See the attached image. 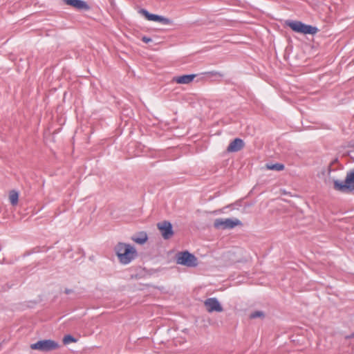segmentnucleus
Wrapping results in <instances>:
<instances>
[{"instance_id": "1", "label": "nucleus", "mask_w": 354, "mask_h": 354, "mask_svg": "<svg viewBox=\"0 0 354 354\" xmlns=\"http://www.w3.org/2000/svg\"><path fill=\"white\" fill-rule=\"evenodd\" d=\"M115 252L119 262L123 265L130 263L138 255L136 248L130 244L118 243L115 247Z\"/></svg>"}, {"instance_id": "2", "label": "nucleus", "mask_w": 354, "mask_h": 354, "mask_svg": "<svg viewBox=\"0 0 354 354\" xmlns=\"http://www.w3.org/2000/svg\"><path fill=\"white\" fill-rule=\"evenodd\" d=\"M286 25L293 31L304 35H315L318 32V28L315 26L307 25L299 21H288Z\"/></svg>"}, {"instance_id": "3", "label": "nucleus", "mask_w": 354, "mask_h": 354, "mask_svg": "<svg viewBox=\"0 0 354 354\" xmlns=\"http://www.w3.org/2000/svg\"><path fill=\"white\" fill-rule=\"evenodd\" d=\"M334 189L342 192L354 190V169L348 172L344 181L335 180Z\"/></svg>"}, {"instance_id": "4", "label": "nucleus", "mask_w": 354, "mask_h": 354, "mask_svg": "<svg viewBox=\"0 0 354 354\" xmlns=\"http://www.w3.org/2000/svg\"><path fill=\"white\" fill-rule=\"evenodd\" d=\"M176 263L187 267H196L198 265L196 257L187 251L179 252L176 256Z\"/></svg>"}, {"instance_id": "5", "label": "nucleus", "mask_w": 354, "mask_h": 354, "mask_svg": "<svg viewBox=\"0 0 354 354\" xmlns=\"http://www.w3.org/2000/svg\"><path fill=\"white\" fill-rule=\"evenodd\" d=\"M242 223L238 218H216L214 225L217 229H232L236 226L241 225Z\"/></svg>"}, {"instance_id": "6", "label": "nucleus", "mask_w": 354, "mask_h": 354, "mask_svg": "<svg viewBox=\"0 0 354 354\" xmlns=\"http://www.w3.org/2000/svg\"><path fill=\"white\" fill-rule=\"evenodd\" d=\"M139 12L149 21H157L165 25L169 24L171 22L170 19L168 18L155 14H151L145 9L140 10Z\"/></svg>"}, {"instance_id": "7", "label": "nucleus", "mask_w": 354, "mask_h": 354, "mask_svg": "<svg viewBox=\"0 0 354 354\" xmlns=\"http://www.w3.org/2000/svg\"><path fill=\"white\" fill-rule=\"evenodd\" d=\"M157 227L165 239H169L173 236L174 232L170 222L167 221L160 222L157 224Z\"/></svg>"}, {"instance_id": "8", "label": "nucleus", "mask_w": 354, "mask_h": 354, "mask_svg": "<svg viewBox=\"0 0 354 354\" xmlns=\"http://www.w3.org/2000/svg\"><path fill=\"white\" fill-rule=\"evenodd\" d=\"M205 306L209 313L222 312L223 307L216 298L212 297L205 300Z\"/></svg>"}, {"instance_id": "9", "label": "nucleus", "mask_w": 354, "mask_h": 354, "mask_svg": "<svg viewBox=\"0 0 354 354\" xmlns=\"http://www.w3.org/2000/svg\"><path fill=\"white\" fill-rule=\"evenodd\" d=\"M64 2L80 10H88L89 9L88 5L83 0H63Z\"/></svg>"}, {"instance_id": "10", "label": "nucleus", "mask_w": 354, "mask_h": 354, "mask_svg": "<svg viewBox=\"0 0 354 354\" xmlns=\"http://www.w3.org/2000/svg\"><path fill=\"white\" fill-rule=\"evenodd\" d=\"M196 77V75L195 74L183 75L174 77L172 81L179 84H188L191 83Z\"/></svg>"}, {"instance_id": "11", "label": "nucleus", "mask_w": 354, "mask_h": 354, "mask_svg": "<svg viewBox=\"0 0 354 354\" xmlns=\"http://www.w3.org/2000/svg\"><path fill=\"white\" fill-rule=\"evenodd\" d=\"M244 147L243 140L240 138H235L228 145L227 150L229 152H236L240 151Z\"/></svg>"}, {"instance_id": "12", "label": "nucleus", "mask_w": 354, "mask_h": 354, "mask_svg": "<svg viewBox=\"0 0 354 354\" xmlns=\"http://www.w3.org/2000/svg\"><path fill=\"white\" fill-rule=\"evenodd\" d=\"M132 239L137 243L143 244L147 240V235L145 232H141L138 236L133 237Z\"/></svg>"}, {"instance_id": "13", "label": "nucleus", "mask_w": 354, "mask_h": 354, "mask_svg": "<svg viewBox=\"0 0 354 354\" xmlns=\"http://www.w3.org/2000/svg\"><path fill=\"white\" fill-rule=\"evenodd\" d=\"M9 201L12 205H16L19 201V194L15 190H12L9 193Z\"/></svg>"}, {"instance_id": "14", "label": "nucleus", "mask_w": 354, "mask_h": 354, "mask_svg": "<svg viewBox=\"0 0 354 354\" xmlns=\"http://www.w3.org/2000/svg\"><path fill=\"white\" fill-rule=\"evenodd\" d=\"M266 167L269 170L282 171L284 169V165L280 163L267 164Z\"/></svg>"}, {"instance_id": "15", "label": "nucleus", "mask_w": 354, "mask_h": 354, "mask_svg": "<svg viewBox=\"0 0 354 354\" xmlns=\"http://www.w3.org/2000/svg\"><path fill=\"white\" fill-rule=\"evenodd\" d=\"M58 347V344L53 340L46 339V351L55 349Z\"/></svg>"}, {"instance_id": "16", "label": "nucleus", "mask_w": 354, "mask_h": 354, "mask_svg": "<svg viewBox=\"0 0 354 354\" xmlns=\"http://www.w3.org/2000/svg\"><path fill=\"white\" fill-rule=\"evenodd\" d=\"M30 348L32 350H44V340H40L35 344H32L30 345Z\"/></svg>"}, {"instance_id": "17", "label": "nucleus", "mask_w": 354, "mask_h": 354, "mask_svg": "<svg viewBox=\"0 0 354 354\" xmlns=\"http://www.w3.org/2000/svg\"><path fill=\"white\" fill-rule=\"evenodd\" d=\"M77 339L71 335H65L63 338V342L64 344H68L71 342H76Z\"/></svg>"}, {"instance_id": "18", "label": "nucleus", "mask_w": 354, "mask_h": 354, "mask_svg": "<svg viewBox=\"0 0 354 354\" xmlns=\"http://www.w3.org/2000/svg\"><path fill=\"white\" fill-rule=\"evenodd\" d=\"M264 317V313L262 311L257 310L252 313L250 315L251 319L262 318Z\"/></svg>"}, {"instance_id": "19", "label": "nucleus", "mask_w": 354, "mask_h": 354, "mask_svg": "<svg viewBox=\"0 0 354 354\" xmlns=\"http://www.w3.org/2000/svg\"><path fill=\"white\" fill-rule=\"evenodd\" d=\"M205 74L210 75V76L223 77V74L218 71H209V72L205 73Z\"/></svg>"}, {"instance_id": "20", "label": "nucleus", "mask_w": 354, "mask_h": 354, "mask_svg": "<svg viewBox=\"0 0 354 354\" xmlns=\"http://www.w3.org/2000/svg\"><path fill=\"white\" fill-rule=\"evenodd\" d=\"M142 40L145 43H149L151 41V39L149 37H143Z\"/></svg>"}, {"instance_id": "21", "label": "nucleus", "mask_w": 354, "mask_h": 354, "mask_svg": "<svg viewBox=\"0 0 354 354\" xmlns=\"http://www.w3.org/2000/svg\"><path fill=\"white\" fill-rule=\"evenodd\" d=\"M71 292H72V290H71L66 289V290H65V292H66V294H69V293H71Z\"/></svg>"}, {"instance_id": "22", "label": "nucleus", "mask_w": 354, "mask_h": 354, "mask_svg": "<svg viewBox=\"0 0 354 354\" xmlns=\"http://www.w3.org/2000/svg\"><path fill=\"white\" fill-rule=\"evenodd\" d=\"M351 337H354V333L351 335Z\"/></svg>"}]
</instances>
